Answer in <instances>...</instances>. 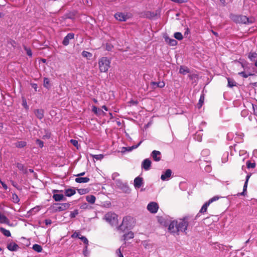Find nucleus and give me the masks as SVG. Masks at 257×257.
Returning a JSON list of instances; mask_svg holds the SVG:
<instances>
[{
  "label": "nucleus",
  "instance_id": "f3484780",
  "mask_svg": "<svg viewBox=\"0 0 257 257\" xmlns=\"http://www.w3.org/2000/svg\"><path fill=\"white\" fill-rule=\"evenodd\" d=\"M142 143V142H140L137 145H134L132 147H122L121 149V152L122 153H124L126 151H131L134 149H136L138 148V147L140 145V144Z\"/></svg>",
  "mask_w": 257,
  "mask_h": 257
},
{
  "label": "nucleus",
  "instance_id": "39448f33",
  "mask_svg": "<svg viewBox=\"0 0 257 257\" xmlns=\"http://www.w3.org/2000/svg\"><path fill=\"white\" fill-rule=\"evenodd\" d=\"M219 197L215 196L210 199L207 202H205L202 206L201 209L199 211V213H205L207 210L208 206L214 201L218 200Z\"/></svg>",
  "mask_w": 257,
  "mask_h": 257
},
{
  "label": "nucleus",
  "instance_id": "9d476101",
  "mask_svg": "<svg viewBox=\"0 0 257 257\" xmlns=\"http://www.w3.org/2000/svg\"><path fill=\"white\" fill-rule=\"evenodd\" d=\"M74 34L73 33H69L64 37L62 44L64 46H67L69 44V40L74 39Z\"/></svg>",
  "mask_w": 257,
  "mask_h": 257
},
{
  "label": "nucleus",
  "instance_id": "1a4fd4ad",
  "mask_svg": "<svg viewBox=\"0 0 257 257\" xmlns=\"http://www.w3.org/2000/svg\"><path fill=\"white\" fill-rule=\"evenodd\" d=\"M159 206L156 202L150 203L147 206L148 210L152 213H156L158 210Z\"/></svg>",
  "mask_w": 257,
  "mask_h": 257
},
{
  "label": "nucleus",
  "instance_id": "680f3d73",
  "mask_svg": "<svg viewBox=\"0 0 257 257\" xmlns=\"http://www.w3.org/2000/svg\"><path fill=\"white\" fill-rule=\"evenodd\" d=\"M85 174V173L84 172H82V173H81L80 174H78L76 175V176H83V175H84Z\"/></svg>",
  "mask_w": 257,
  "mask_h": 257
},
{
  "label": "nucleus",
  "instance_id": "0eeeda50",
  "mask_svg": "<svg viewBox=\"0 0 257 257\" xmlns=\"http://www.w3.org/2000/svg\"><path fill=\"white\" fill-rule=\"evenodd\" d=\"M134 221V218L130 216H126L123 218L122 223L119 226V227H122L124 226L125 228L131 227V223Z\"/></svg>",
  "mask_w": 257,
  "mask_h": 257
},
{
  "label": "nucleus",
  "instance_id": "774afa93",
  "mask_svg": "<svg viewBox=\"0 0 257 257\" xmlns=\"http://www.w3.org/2000/svg\"><path fill=\"white\" fill-rule=\"evenodd\" d=\"M254 66L257 67V59L256 60V61H255V63H254Z\"/></svg>",
  "mask_w": 257,
  "mask_h": 257
},
{
  "label": "nucleus",
  "instance_id": "e2e57ef3",
  "mask_svg": "<svg viewBox=\"0 0 257 257\" xmlns=\"http://www.w3.org/2000/svg\"><path fill=\"white\" fill-rule=\"evenodd\" d=\"M189 33V29L188 28H187L186 30L184 33V35H186V34H188Z\"/></svg>",
  "mask_w": 257,
  "mask_h": 257
},
{
  "label": "nucleus",
  "instance_id": "473e14b6",
  "mask_svg": "<svg viewBox=\"0 0 257 257\" xmlns=\"http://www.w3.org/2000/svg\"><path fill=\"white\" fill-rule=\"evenodd\" d=\"M152 162H143L142 164V167L146 170H148L151 165Z\"/></svg>",
  "mask_w": 257,
  "mask_h": 257
},
{
  "label": "nucleus",
  "instance_id": "37998d69",
  "mask_svg": "<svg viewBox=\"0 0 257 257\" xmlns=\"http://www.w3.org/2000/svg\"><path fill=\"white\" fill-rule=\"evenodd\" d=\"M24 49L26 51L27 54L31 57L32 56V52L30 48H27L26 46L24 47Z\"/></svg>",
  "mask_w": 257,
  "mask_h": 257
},
{
  "label": "nucleus",
  "instance_id": "4c0bfd02",
  "mask_svg": "<svg viewBox=\"0 0 257 257\" xmlns=\"http://www.w3.org/2000/svg\"><path fill=\"white\" fill-rule=\"evenodd\" d=\"M78 214V210L77 209H75L73 211H71L70 214V217L71 218H73L76 217V215Z\"/></svg>",
  "mask_w": 257,
  "mask_h": 257
},
{
  "label": "nucleus",
  "instance_id": "052dcab7",
  "mask_svg": "<svg viewBox=\"0 0 257 257\" xmlns=\"http://www.w3.org/2000/svg\"><path fill=\"white\" fill-rule=\"evenodd\" d=\"M117 253L118 254V256L120 255V254H122L121 252V250L120 248H118L116 251Z\"/></svg>",
  "mask_w": 257,
  "mask_h": 257
},
{
  "label": "nucleus",
  "instance_id": "69168bd1",
  "mask_svg": "<svg viewBox=\"0 0 257 257\" xmlns=\"http://www.w3.org/2000/svg\"><path fill=\"white\" fill-rule=\"evenodd\" d=\"M93 102H94V103H97V102H98V101H97V99H95V98H93Z\"/></svg>",
  "mask_w": 257,
  "mask_h": 257
},
{
  "label": "nucleus",
  "instance_id": "bf43d9fd",
  "mask_svg": "<svg viewBox=\"0 0 257 257\" xmlns=\"http://www.w3.org/2000/svg\"><path fill=\"white\" fill-rule=\"evenodd\" d=\"M130 103L133 104V105H137L138 104V101H134V100H131L130 101Z\"/></svg>",
  "mask_w": 257,
  "mask_h": 257
},
{
  "label": "nucleus",
  "instance_id": "338daca9",
  "mask_svg": "<svg viewBox=\"0 0 257 257\" xmlns=\"http://www.w3.org/2000/svg\"><path fill=\"white\" fill-rule=\"evenodd\" d=\"M53 192L54 193L58 192H59V190H53Z\"/></svg>",
  "mask_w": 257,
  "mask_h": 257
},
{
  "label": "nucleus",
  "instance_id": "c85d7f7f",
  "mask_svg": "<svg viewBox=\"0 0 257 257\" xmlns=\"http://www.w3.org/2000/svg\"><path fill=\"white\" fill-rule=\"evenodd\" d=\"M204 99H205L204 94H202L201 95V96L200 97V99L199 100V102L197 104V106H198V108H200L202 107V106L203 105V104L204 103Z\"/></svg>",
  "mask_w": 257,
  "mask_h": 257
},
{
  "label": "nucleus",
  "instance_id": "8fccbe9b",
  "mask_svg": "<svg viewBox=\"0 0 257 257\" xmlns=\"http://www.w3.org/2000/svg\"><path fill=\"white\" fill-rule=\"evenodd\" d=\"M80 236V234L79 233V232H75L72 235H71V237L72 238H76V237H78L79 238V237H80L81 236Z\"/></svg>",
  "mask_w": 257,
  "mask_h": 257
},
{
  "label": "nucleus",
  "instance_id": "72a5a7b5",
  "mask_svg": "<svg viewBox=\"0 0 257 257\" xmlns=\"http://www.w3.org/2000/svg\"><path fill=\"white\" fill-rule=\"evenodd\" d=\"M228 81V86L229 87H232L236 85V83L232 79H230L229 78H227Z\"/></svg>",
  "mask_w": 257,
  "mask_h": 257
},
{
  "label": "nucleus",
  "instance_id": "cd10ccee",
  "mask_svg": "<svg viewBox=\"0 0 257 257\" xmlns=\"http://www.w3.org/2000/svg\"><path fill=\"white\" fill-rule=\"evenodd\" d=\"M76 193L74 189H68L65 190V194L66 196L70 197L74 194H75Z\"/></svg>",
  "mask_w": 257,
  "mask_h": 257
},
{
  "label": "nucleus",
  "instance_id": "13d9d810",
  "mask_svg": "<svg viewBox=\"0 0 257 257\" xmlns=\"http://www.w3.org/2000/svg\"><path fill=\"white\" fill-rule=\"evenodd\" d=\"M23 105L26 108H28V106L27 105L26 100L24 99L23 101Z\"/></svg>",
  "mask_w": 257,
  "mask_h": 257
},
{
  "label": "nucleus",
  "instance_id": "f8f14e48",
  "mask_svg": "<svg viewBox=\"0 0 257 257\" xmlns=\"http://www.w3.org/2000/svg\"><path fill=\"white\" fill-rule=\"evenodd\" d=\"M150 85L152 88V89H156L157 87L163 88L165 86V82L163 81L156 82H151Z\"/></svg>",
  "mask_w": 257,
  "mask_h": 257
},
{
  "label": "nucleus",
  "instance_id": "bb28decb",
  "mask_svg": "<svg viewBox=\"0 0 257 257\" xmlns=\"http://www.w3.org/2000/svg\"><path fill=\"white\" fill-rule=\"evenodd\" d=\"M0 231L7 237H9L11 235L10 231L4 227H0Z\"/></svg>",
  "mask_w": 257,
  "mask_h": 257
},
{
  "label": "nucleus",
  "instance_id": "5701e85b",
  "mask_svg": "<svg viewBox=\"0 0 257 257\" xmlns=\"http://www.w3.org/2000/svg\"><path fill=\"white\" fill-rule=\"evenodd\" d=\"M161 155V153L158 151H153L152 153V156L153 158L155 161H160L161 158L158 156H160Z\"/></svg>",
  "mask_w": 257,
  "mask_h": 257
},
{
  "label": "nucleus",
  "instance_id": "f257e3e1",
  "mask_svg": "<svg viewBox=\"0 0 257 257\" xmlns=\"http://www.w3.org/2000/svg\"><path fill=\"white\" fill-rule=\"evenodd\" d=\"M188 226V218L184 217L178 220H173L170 223L168 230L171 233H176L179 234V232H185Z\"/></svg>",
  "mask_w": 257,
  "mask_h": 257
},
{
  "label": "nucleus",
  "instance_id": "ea45409f",
  "mask_svg": "<svg viewBox=\"0 0 257 257\" xmlns=\"http://www.w3.org/2000/svg\"><path fill=\"white\" fill-rule=\"evenodd\" d=\"M93 158L97 160H100L103 158V155L102 154L93 155Z\"/></svg>",
  "mask_w": 257,
  "mask_h": 257
},
{
  "label": "nucleus",
  "instance_id": "49530a36",
  "mask_svg": "<svg viewBox=\"0 0 257 257\" xmlns=\"http://www.w3.org/2000/svg\"><path fill=\"white\" fill-rule=\"evenodd\" d=\"M70 142L73 146L78 148V142L77 140L72 139L70 140Z\"/></svg>",
  "mask_w": 257,
  "mask_h": 257
},
{
  "label": "nucleus",
  "instance_id": "79ce46f5",
  "mask_svg": "<svg viewBox=\"0 0 257 257\" xmlns=\"http://www.w3.org/2000/svg\"><path fill=\"white\" fill-rule=\"evenodd\" d=\"M255 163L254 162L251 163L250 162H247L246 166L248 168H254L255 167Z\"/></svg>",
  "mask_w": 257,
  "mask_h": 257
},
{
  "label": "nucleus",
  "instance_id": "f03ea898",
  "mask_svg": "<svg viewBox=\"0 0 257 257\" xmlns=\"http://www.w3.org/2000/svg\"><path fill=\"white\" fill-rule=\"evenodd\" d=\"M103 219L112 226H117L118 224V215L114 212H107L103 217Z\"/></svg>",
  "mask_w": 257,
  "mask_h": 257
},
{
  "label": "nucleus",
  "instance_id": "4468645a",
  "mask_svg": "<svg viewBox=\"0 0 257 257\" xmlns=\"http://www.w3.org/2000/svg\"><path fill=\"white\" fill-rule=\"evenodd\" d=\"M44 111L42 109H37L34 111V113L38 118L41 119L44 117Z\"/></svg>",
  "mask_w": 257,
  "mask_h": 257
},
{
  "label": "nucleus",
  "instance_id": "09e8293b",
  "mask_svg": "<svg viewBox=\"0 0 257 257\" xmlns=\"http://www.w3.org/2000/svg\"><path fill=\"white\" fill-rule=\"evenodd\" d=\"M36 143L40 148H42L44 146L43 142L40 140L37 139L36 140Z\"/></svg>",
  "mask_w": 257,
  "mask_h": 257
},
{
  "label": "nucleus",
  "instance_id": "de8ad7c7",
  "mask_svg": "<svg viewBox=\"0 0 257 257\" xmlns=\"http://www.w3.org/2000/svg\"><path fill=\"white\" fill-rule=\"evenodd\" d=\"M169 43L171 46H175L177 44V42L174 39H170Z\"/></svg>",
  "mask_w": 257,
  "mask_h": 257
},
{
  "label": "nucleus",
  "instance_id": "aec40b11",
  "mask_svg": "<svg viewBox=\"0 0 257 257\" xmlns=\"http://www.w3.org/2000/svg\"><path fill=\"white\" fill-rule=\"evenodd\" d=\"M89 180L90 179L88 177H77L75 180V182L78 183H87Z\"/></svg>",
  "mask_w": 257,
  "mask_h": 257
},
{
  "label": "nucleus",
  "instance_id": "412c9836",
  "mask_svg": "<svg viewBox=\"0 0 257 257\" xmlns=\"http://www.w3.org/2000/svg\"><path fill=\"white\" fill-rule=\"evenodd\" d=\"M248 58L251 61H255L257 58V53L255 52H250L248 54Z\"/></svg>",
  "mask_w": 257,
  "mask_h": 257
},
{
  "label": "nucleus",
  "instance_id": "0e129e2a",
  "mask_svg": "<svg viewBox=\"0 0 257 257\" xmlns=\"http://www.w3.org/2000/svg\"><path fill=\"white\" fill-rule=\"evenodd\" d=\"M102 108H103L106 111L108 110V109H107V107L105 105H103Z\"/></svg>",
  "mask_w": 257,
  "mask_h": 257
},
{
  "label": "nucleus",
  "instance_id": "4be33fe9",
  "mask_svg": "<svg viewBox=\"0 0 257 257\" xmlns=\"http://www.w3.org/2000/svg\"><path fill=\"white\" fill-rule=\"evenodd\" d=\"M189 69L185 66H181L179 69V73L185 75L187 73H189Z\"/></svg>",
  "mask_w": 257,
  "mask_h": 257
},
{
  "label": "nucleus",
  "instance_id": "c9c22d12",
  "mask_svg": "<svg viewBox=\"0 0 257 257\" xmlns=\"http://www.w3.org/2000/svg\"><path fill=\"white\" fill-rule=\"evenodd\" d=\"M174 37L175 39L178 40H181L183 39V36L180 32H176L174 34Z\"/></svg>",
  "mask_w": 257,
  "mask_h": 257
},
{
  "label": "nucleus",
  "instance_id": "2f4dec72",
  "mask_svg": "<svg viewBox=\"0 0 257 257\" xmlns=\"http://www.w3.org/2000/svg\"><path fill=\"white\" fill-rule=\"evenodd\" d=\"M33 249L37 252H41L42 251V246L38 244H35L33 246Z\"/></svg>",
  "mask_w": 257,
  "mask_h": 257
},
{
  "label": "nucleus",
  "instance_id": "4d7b16f0",
  "mask_svg": "<svg viewBox=\"0 0 257 257\" xmlns=\"http://www.w3.org/2000/svg\"><path fill=\"white\" fill-rule=\"evenodd\" d=\"M189 78L191 80H193L194 78H195L197 77V75L196 74H191L188 76Z\"/></svg>",
  "mask_w": 257,
  "mask_h": 257
},
{
  "label": "nucleus",
  "instance_id": "c756f323",
  "mask_svg": "<svg viewBox=\"0 0 257 257\" xmlns=\"http://www.w3.org/2000/svg\"><path fill=\"white\" fill-rule=\"evenodd\" d=\"M27 143L25 141H19L15 143V146L18 148H22L25 147Z\"/></svg>",
  "mask_w": 257,
  "mask_h": 257
},
{
  "label": "nucleus",
  "instance_id": "7c9ffc66",
  "mask_svg": "<svg viewBox=\"0 0 257 257\" xmlns=\"http://www.w3.org/2000/svg\"><path fill=\"white\" fill-rule=\"evenodd\" d=\"M92 111L97 115H100L101 113H103V111L100 109L97 108L95 106H93L92 108Z\"/></svg>",
  "mask_w": 257,
  "mask_h": 257
},
{
  "label": "nucleus",
  "instance_id": "a19ab883",
  "mask_svg": "<svg viewBox=\"0 0 257 257\" xmlns=\"http://www.w3.org/2000/svg\"><path fill=\"white\" fill-rule=\"evenodd\" d=\"M238 74L242 76L244 78H247L248 76L254 75V74L252 73H249L248 74H247L244 72H239Z\"/></svg>",
  "mask_w": 257,
  "mask_h": 257
},
{
  "label": "nucleus",
  "instance_id": "b1692460",
  "mask_svg": "<svg viewBox=\"0 0 257 257\" xmlns=\"http://www.w3.org/2000/svg\"><path fill=\"white\" fill-rule=\"evenodd\" d=\"M17 167L22 173L26 174L27 173V169L21 163H18L17 164Z\"/></svg>",
  "mask_w": 257,
  "mask_h": 257
},
{
  "label": "nucleus",
  "instance_id": "393cba45",
  "mask_svg": "<svg viewBox=\"0 0 257 257\" xmlns=\"http://www.w3.org/2000/svg\"><path fill=\"white\" fill-rule=\"evenodd\" d=\"M86 200L89 203L93 204L95 201L96 198L94 195H90L86 197Z\"/></svg>",
  "mask_w": 257,
  "mask_h": 257
},
{
  "label": "nucleus",
  "instance_id": "5fc2aeb1",
  "mask_svg": "<svg viewBox=\"0 0 257 257\" xmlns=\"http://www.w3.org/2000/svg\"><path fill=\"white\" fill-rule=\"evenodd\" d=\"M172 2H175L178 4H183L185 3L184 0H171Z\"/></svg>",
  "mask_w": 257,
  "mask_h": 257
},
{
  "label": "nucleus",
  "instance_id": "dca6fc26",
  "mask_svg": "<svg viewBox=\"0 0 257 257\" xmlns=\"http://www.w3.org/2000/svg\"><path fill=\"white\" fill-rule=\"evenodd\" d=\"M18 248V245L15 242H11L7 245V248L12 251H16Z\"/></svg>",
  "mask_w": 257,
  "mask_h": 257
},
{
  "label": "nucleus",
  "instance_id": "2eb2a0df",
  "mask_svg": "<svg viewBox=\"0 0 257 257\" xmlns=\"http://www.w3.org/2000/svg\"><path fill=\"white\" fill-rule=\"evenodd\" d=\"M10 222L8 218L0 212V223L9 224Z\"/></svg>",
  "mask_w": 257,
  "mask_h": 257
},
{
  "label": "nucleus",
  "instance_id": "6e6d98bb",
  "mask_svg": "<svg viewBox=\"0 0 257 257\" xmlns=\"http://www.w3.org/2000/svg\"><path fill=\"white\" fill-rule=\"evenodd\" d=\"M0 183H1V184L3 186V188L5 190H7L8 189L7 185L4 182H3L1 180H0Z\"/></svg>",
  "mask_w": 257,
  "mask_h": 257
},
{
  "label": "nucleus",
  "instance_id": "6ab92c4d",
  "mask_svg": "<svg viewBox=\"0 0 257 257\" xmlns=\"http://www.w3.org/2000/svg\"><path fill=\"white\" fill-rule=\"evenodd\" d=\"M53 198L56 201H60L65 200V197L62 194H54Z\"/></svg>",
  "mask_w": 257,
  "mask_h": 257
},
{
  "label": "nucleus",
  "instance_id": "6e6552de",
  "mask_svg": "<svg viewBox=\"0 0 257 257\" xmlns=\"http://www.w3.org/2000/svg\"><path fill=\"white\" fill-rule=\"evenodd\" d=\"M114 18L119 21L125 22L130 17L125 13L118 12L114 15Z\"/></svg>",
  "mask_w": 257,
  "mask_h": 257
},
{
  "label": "nucleus",
  "instance_id": "a18cd8bd",
  "mask_svg": "<svg viewBox=\"0 0 257 257\" xmlns=\"http://www.w3.org/2000/svg\"><path fill=\"white\" fill-rule=\"evenodd\" d=\"M78 191L80 194H85L88 192V190L86 189H80L78 190Z\"/></svg>",
  "mask_w": 257,
  "mask_h": 257
},
{
  "label": "nucleus",
  "instance_id": "7ed1b4c3",
  "mask_svg": "<svg viewBox=\"0 0 257 257\" xmlns=\"http://www.w3.org/2000/svg\"><path fill=\"white\" fill-rule=\"evenodd\" d=\"M110 60L106 57H103L98 60V66L101 72H106L110 67Z\"/></svg>",
  "mask_w": 257,
  "mask_h": 257
},
{
  "label": "nucleus",
  "instance_id": "c03bdc74",
  "mask_svg": "<svg viewBox=\"0 0 257 257\" xmlns=\"http://www.w3.org/2000/svg\"><path fill=\"white\" fill-rule=\"evenodd\" d=\"M79 238L86 245L88 244V240L85 236H81Z\"/></svg>",
  "mask_w": 257,
  "mask_h": 257
},
{
  "label": "nucleus",
  "instance_id": "20e7f679",
  "mask_svg": "<svg viewBox=\"0 0 257 257\" xmlns=\"http://www.w3.org/2000/svg\"><path fill=\"white\" fill-rule=\"evenodd\" d=\"M234 20L238 23L248 24L253 23V19H249L245 16L239 15L235 16Z\"/></svg>",
  "mask_w": 257,
  "mask_h": 257
},
{
  "label": "nucleus",
  "instance_id": "423d86ee",
  "mask_svg": "<svg viewBox=\"0 0 257 257\" xmlns=\"http://www.w3.org/2000/svg\"><path fill=\"white\" fill-rule=\"evenodd\" d=\"M70 206V205L68 203H55L54 204L53 208L54 210L56 212L61 211L69 208Z\"/></svg>",
  "mask_w": 257,
  "mask_h": 257
},
{
  "label": "nucleus",
  "instance_id": "58836bf2",
  "mask_svg": "<svg viewBox=\"0 0 257 257\" xmlns=\"http://www.w3.org/2000/svg\"><path fill=\"white\" fill-rule=\"evenodd\" d=\"M210 154V151L208 149H204L201 152V155L203 157L208 156Z\"/></svg>",
  "mask_w": 257,
  "mask_h": 257
},
{
  "label": "nucleus",
  "instance_id": "ddd939ff",
  "mask_svg": "<svg viewBox=\"0 0 257 257\" xmlns=\"http://www.w3.org/2000/svg\"><path fill=\"white\" fill-rule=\"evenodd\" d=\"M143 184V178L140 177H136L134 180V186L136 188H140Z\"/></svg>",
  "mask_w": 257,
  "mask_h": 257
},
{
  "label": "nucleus",
  "instance_id": "603ef678",
  "mask_svg": "<svg viewBox=\"0 0 257 257\" xmlns=\"http://www.w3.org/2000/svg\"><path fill=\"white\" fill-rule=\"evenodd\" d=\"M113 48V46L109 44H106V49L108 51H110Z\"/></svg>",
  "mask_w": 257,
  "mask_h": 257
},
{
  "label": "nucleus",
  "instance_id": "3c124183",
  "mask_svg": "<svg viewBox=\"0 0 257 257\" xmlns=\"http://www.w3.org/2000/svg\"><path fill=\"white\" fill-rule=\"evenodd\" d=\"M13 201L16 203L18 202V201H19V199L16 194L13 195Z\"/></svg>",
  "mask_w": 257,
  "mask_h": 257
},
{
  "label": "nucleus",
  "instance_id": "f704fd0d",
  "mask_svg": "<svg viewBox=\"0 0 257 257\" xmlns=\"http://www.w3.org/2000/svg\"><path fill=\"white\" fill-rule=\"evenodd\" d=\"M82 55L83 56V57H86V58H91L92 56V54L89 52H87V51H83L82 53Z\"/></svg>",
  "mask_w": 257,
  "mask_h": 257
},
{
  "label": "nucleus",
  "instance_id": "9b49d317",
  "mask_svg": "<svg viewBox=\"0 0 257 257\" xmlns=\"http://www.w3.org/2000/svg\"><path fill=\"white\" fill-rule=\"evenodd\" d=\"M172 175V171L170 169H167L163 174L161 176V179L163 181H165L169 178Z\"/></svg>",
  "mask_w": 257,
  "mask_h": 257
},
{
  "label": "nucleus",
  "instance_id": "a878e982",
  "mask_svg": "<svg viewBox=\"0 0 257 257\" xmlns=\"http://www.w3.org/2000/svg\"><path fill=\"white\" fill-rule=\"evenodd\" d=\"M134 237V234L132 231H129L127 233L123 235L124 240H128L130 239L133 238Z\"/></svg>",
  "mask_w": 257,
  "mask_h": 257
},
{
  "label": "nucleus",
  "instance_id": "e433bc0d",
  "mask_svg": "<svg viewBox=\"0 0 257 257\" xmlns=\"http://www.w3.org/2000/svg\"><path fill=\"white\" fill-rule=\"evenodd\" d=\"M44 86L48 89L50 87V81L47 78L44 79Z\"/></svg>",
  "mask_w": 257,
  "mask_h": 257
},
{
  "label": "nucleus",
  "instance_id": "a211bd4d",
  "mask_svg": "<svg viewBox=\"0 0 257 257\" xmlns=\"http://www.w3.org/2000/svg\"><path fill=\"white\" fill-rule=\"evenodd\" d=\"M250 177V175H248L246 176V180H245V182L244 186H243V191L241 193H239L238 195H243V196L245 195V192L246 191L248 181V180H249Z\"/></svg>",
  "mask_w": 257,
  "mask_h": 257
},
{
  "label": "nucleus",
  "instance_id": "864d4df0",
  "mask_svg": "<svg viewBox=\"0 0 257 257\" xmlns=\"http://www.w3.org/2000/svg\"><path fill=\"white\" fill-rule=\"evenodd\" d=\"M45 223L46 225H50L52 223V221L50 219H47L45 220Z\"/></svg>",
  "mask_w": 257,
  "mask_h": 257
}]
</instances>
